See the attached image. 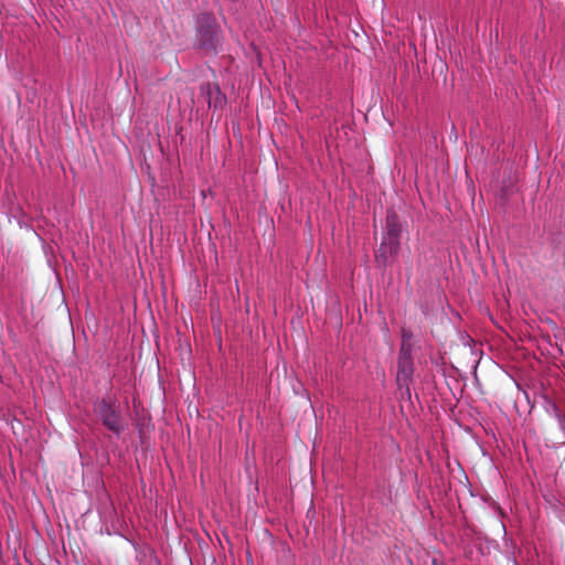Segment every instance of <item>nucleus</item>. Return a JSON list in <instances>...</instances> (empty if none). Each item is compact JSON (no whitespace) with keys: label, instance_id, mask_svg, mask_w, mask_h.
Returning <instances> with one entry per match:
<instances>
[{"label":"nucleus","instance_id":"1","mask_svg":"<svg viewBox=\"0 0 565 565\" xmlns=\"http://www.w3.org/2000/svg\"><path fill=\"white\" fill-rule=\"evenodd\" d=\"M223 32L215 17L200 13L195 19V46L205 55L216 56L223 47Z\"/></svg>","mask_w":565,"mask_h":565},{"label":"nucleus","instance_id":"2","mask_svg":"<svg viewBox=\"0 0 565 565\" xmlns=\"http://www.w3.org/2000/svg\"><path fill=\"white\" fill-rule=\"evenodd\" d=\"M94 412L103 425L111 433L119 436L127 427L119 405L111 399L102 398L94 405Z\"/></svg>","mask_w":565,"mask_h":565},{"label":"nucleus","instance_id":"3","mask_svg":"<svg viewBox=\"0 0 565 565\" xmlns=\"http://www.w3.org/2000/svg\"><path fill=\"white\" fill-rule=\"evenodd\" d=\"M414 367L411 345H406V334L403 335V344L399 350L397 361L396 383L399 388L405 387L407 391L413 379Z\"/></svg>","mask_w":565,"mask_h":565},{"label":"nucleus","instance_id":"4","mask_svg":"<svg viewBox=\"0 0 565 565\" xmlns=\"http://www.w3.org/2000/svg\"><path fill=\"white\" fill-rule=\"evenodd\" d=\"M401 250L399 239H384L382 241L376 254L375 262L379 267L386 268L391 266Z\"/></svg>","mask_w":565,"mask_h":565},{"label":"nucleus","instance_id":"5","mask_svg":"<svg viewBox=\"0 0 565 565\" xmlns=\"http://www.w3.org/2000/svg\"><path fill=\"white\" fill-rule=\"evenodd\" d=\"M200 93L210 108L220 109L226 103V96L222 93L218 84L203 83L200 86Z\"/></svg>","mask_w":565,"mask_h":565},{"label":"nucleus","instance_id":"6","mask_svg":"<svg viewBox=\"0 0 565 565\" xmlns=\"http://www.w3.org/2000/svg\"><path fill=\"white\" fill-rule=\"evenodd\" d=\"M404 231V224L402 223L398 214H387L385 222L384 239H399L401 234Z\"/></svg>","mask_w":565,"mask_h":565}]
</instances>
